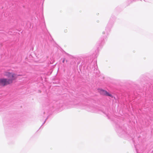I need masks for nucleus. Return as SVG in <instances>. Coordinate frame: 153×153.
Wrapping results in <instances>:
<instances>
[{"label": "nucleus", "mask_w": 153, "mask_h": 153, "mask_svg": "<svg viewBox=\"0 0 153 153\" xmlns=\"http://www.w3.org/2000/svg\"><path fill=\"white\" fill-rule=\"evenodd\" d=\"M4 75L10 79L4 78L0 79V86H4L11 83L12 82L13 80L15 79L16 78V74L9 72H5Z\"/></svg>", "instance_id": "obj_1"}, {"label": "nucleus", "mask_w": 153, "mask_h": 153, "mask_svg": "<svg viewBox=\"0 0 153 153\" xmlns=\"http://www.w3.org/2000/svg\"><path fill=\"white\" fill-rule=\"evenodd\" d=\"M98 91L102 95L109 96L111 98H113V96L111 94L104 90L99 89L98 90Z\"/></svg>", "instance_id": "obj_2"}, {"label": "nucleus", "mask_w": 153, "mask_h": 153, "mask_svg": "<svg viewBox=\"0 0 153 153\" xmlns=\"http://www.w3.org/2000/svg\"><path fill=\"white\" fill-rule=\"evenodd\" d=\"M65 60V59H63V60H62V62H63V63H64V62Z\"/></svg>", "instance_id": "obj_3"}, {"label": "nucleus", "mask_w": 153, "mask_h": 153, "mask_svg": "<svg viewBox=\"0 0 153 153\" xmlns=\"http://www.w3.org/2000/svg\"><path fill=\"white\" fill-rule=\"evenodd\" d=\"M93 110L94 109V108H93V109H92Z\"/></svg>", "instance_id": "obj_4"}]
</instances>
